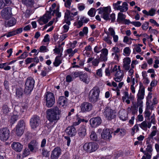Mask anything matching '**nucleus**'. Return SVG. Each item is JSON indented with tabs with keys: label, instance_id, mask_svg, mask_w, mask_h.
Wrapping results in <instances>:
<instances>
[{
	"label": "nucleus",
	"instance_id": "obj_49",
	"mask_svg": "<svg viewBox=\"0 0 159 159\" xmlns=\"http://www.w3.org/2000/svg\"><path fill=\"white\" fill-rule=\"evenodd\" d=\"M95 11V9L94 8H91L88 12V14L91 17L94 16L95 15L93 14V11Z\"/></svg>",
	"mask_w": 159,
	"mask_h": 159
},
{
	"label": "nucleus",
	"instance_id": "obj_17",
	"mask_svg": "<svg viewBox=\"0 0 159 159\" xmlns=\"http://www.w3.org/2000/svg\"><path fill=\"white\" fill-rule=\"evenodd\" d=\"M66 134L70 137L75 135L76 133L75 128L73 126H70L67 127L65 130Z\"/></svg>",
	"mask_w": 159,
	"mask_h": 159
},
{
	"label": "nucleus",
	"instance_id": "obj_4",
	"mask_svg": "<svg viewBox=\"0 0 159 159\" xmlns=\"http://www.w3.org/2000/svg\"><path fill=\"white\" fill-rule=\"evenodd\" d=\"M100 92V90L98 87H93L89 93L88 98L89 101L93 103L96 102L99 98Z\"/></svg>",
	"mask_w": 159,
	"mask_h": 159
},
{
	"label": "nucleus",
	"instance_id": "obj_16",
	"mask_svg": "<svg viewBox=\"0 0 159 159\" xmlns=\"http://www.w3.org/2000/svg\"><path fill=\"white\" fill-rule=\"evenodd\" d=\"M61 153V150L59 147L55 148L52 152L51 159H58Z\"/></svg>",
	"mask_w": 159,
	"mask_h": 159
},
{
	"label": "nucleus",
	"instance_id": "obj_25",
	"mask_svg": "<svg viewBox=\"0 0 159 159\" xmlns=\"http://www.w3.org/2000/svg\"><path fill=\"white\" fill-rule=\"evenodd\" d=\"M67 99L64 96L60 97L58 99V103L61 105L63 106L64 105L67 104Z\"/></svg>",
	"mask_w": 159,
	"mask_h": 159
},
{
	"label": "nucleus",
	"instance_id": "obj_15",
	"mask_svg": "<svg viewBox=\"0 0 159 159\" xmlns=\"http://www.w3.org/2000/svg\"><path fill=\"white\" fill-rule=\"evenodd\" d=\"M89 122L91 127H96L101 123L102 120L99 117H97L91 118Z\"/></svg>",
	"mask_w": 159,
	"mask_h": 159
},
{
	"label": "nucleus",
	"instance_id": "obj_1",
	"mask_svg": "<svg viewBox=\"0 0 159 159\" xmlns=\"http://www.w3.org/2000/svg\"><path fill=\"white\" fill-rule=\"evenodd\" d=\"M60 113L61 111L57 106L53 108L48 109L46 111L47 118L50 122H53L55 124L60 119Z\"/></svg>",
	"mask_w": 159,
	"mask_h": 159
},
{
	"label": "nucleus",
	"instance_id": "obj_40",
	"mask_svg": "<svg viewBox=\"0 0 159 159\" xmlns=\"http://www.w3.org/2000/svg\"><path fill=\"white\" fill-rule=\"evenodd\" d=\"M138 109V107L135 105H134L133 106L131 107L132 114L133 115H135L137 113Z\"/></svg>",
	"mask_w": 159,
	"mask_h": 159
},
{
	"label": "nucleus",
	"instance_id": "obj_6",
	"mask_svg": "<svg viewBox=\"0 0 159 159\" xmlns=\"http://www.w3.org/2000/svg\"><path fill=\"white\" fill-rule=\"evenodd\" d=\"M103 113L106 119L109 120L114 119L116 117L115 110L112 109L109 107H106L105 108Z\"/></svg>",
	"mask_w": 159,
	"mask_h": 159
},
{
	"label": "nucleus",
	"instance_id": "obj_51",
	"mask_svg": "<svg viewBox=\"0 0 159 159\" xmlns=\"http://www.w3.org/2000/svg\"><path fill=\"white\" fill-rule=\"evenodd\" d=\"M124 52L127 54V56H129L130 52V50L129 47H126L124 49Z\"/></svg>",
	"mask_w": 159,
	"mask_h": 159
},
{
	"label": "nucleus",
	"instance_id": "obj_46",
	"mask_svg": "<svg viewBox=\"0 0 159 159\" xmlns=\"http://www.w3.org/2000/svg\"><path fill=\"white\" fill-rule=\"evenodd\" d=\"M121 2V1H118L116 3H114L113 4L114 8L115 10H118V9L119 8V7L120 6L119 4Z\"/></svg>",
	"mask_w": 159,
	"mask_h": 159
},
{
	"label": "nucleus",
	"instance_id": "obj_5",
	"mask_svg": "<svg viewBox=\"0 0 159 159\" xmlns=\"http://www.w3.org/2000/svg\"><path fill=\"white\" fill-rule=\"evenodd\" d=\"M34 80L32 77H28L25 83V93L28 94L31 93L34 87Z\"/></svg>",
	"mask_w": 159,
	"mask_h": 159
},
{
	"label": "nucleus",
	"instance_id": "obj_35",
	"mask_svg": "<svg viewBox=\"0 0 159 159\" xmlns=\"http://www.w3.org/2000/svg\"><path fill=\"white\" fill-rule=\"evenodd\" d=\"M90 138L91 140L97 141L98 140V137L96 133L94 131H92L90 133Z\"/></svg>",
	"mask_w": 159,
	"mask_h": 159
},
{
	"label": "nucleus",
	"instance_id": "obj_19",
	"mask_svg": "<svg viewBox=\"0 0 159 159\" xmlns=\"http://www.w3.org/2000/svg\"><path fill=\"white\" fill-rule=\"evenodd\" d=\"M11 146L15 151L18 152H20L23 148V145L18 142H13Z\"/></svg>",
	"mask_w": 159,
	"mask_h": 159
},
{
	"label": "nucleus",
	"instance_id": "obj_18",
	"mask_svg": "<svg viewBox=\"0 0 159 159\" xmlns=\"http://www.w3.org/2000/svg\"><path fill=\"white\" fill-rule=\"evenodd\" d=\"M140 87L137 94V98L143 99L144 95V87L142 83H139Z\"/></svg>",
	"mask_w": 159,
	"mask_h": 159
},
{
	"label": "nucleus",
	"instance_id": "obj_21",
	"mask_svg": "<svg viewBox=\"0 0 159 159\" xmlns=\"http://www.w3.org/2000/svg\"><path fill=\"white\" fill-rule=\"evenodd\" d=\"M51 15L49 13L48 14L46 13L43 17L40 18L39 20L42 21L45 24H46L48 22L49 20L51 19Z\"/></svg>",
	"mask_w": 159,
	"mask_h": 159
},
{
	"label": "nucleus",
	"instance_id": "obj_38",
	"mask_svg": "<svg viewBox=\"0 0 159 159\" xmlns=\"http://www.w3.org/2000/svg\"><path fill=\"white\" fill-rule=\"evenodd\" d=\"M2 111L4 114L8 113L10 111L8 106L6 104H4L2 107Z\"/></svg>",
	"mask_w": 159,
	"mask_h": 159
},
{
	"label": "nucleus",
	"instance_id": "obj_62",
	"mask_svg": "<svg viewBox=\"0 0 159 159\" xmlns=\"http://www.w3.org/2000/svg\"><path fill=\"white\" fill-rule=\"evenodd\" d=\"M82 72H75L72 73V74L73 75L75 78H76L78 77H80V75H81Z\"/></svg>",
	"mask_w": 159,
	"mask_h": 159
},
{
	"label": "nucleus",
	"instance_id": "obj_27",
	"mask_svg": "<svg viewBox=\"0 0 159 159\" xmlns=\"http://www.w3.org/2000/svg\"><path fill=\"white\" fill-rule=\"evenodd\" d=\"M76 116V121L74 122L71 126H73V127H74L75 126L78 125L81 122L84 121L86 123L88 122V120H85L83 118H80L79 117L78 115H77Z\"/></svg>",
	"mask_w": 159,
	"mask_h": 159
},
{
	"label": "nucleus",
	"instance_id": "obj_34",
	"mask_svg": "<svg viewBox=\"0 0 159 159\" xmlns=\"http://www.w3.org/2000/svg\"><path fill=\"white\" fill-rule=\"evenodd\" d=\"M25 123L23 120H20L18 123L16 127L24 129L25 127Z\"/></svg>",
	"mask_w": 159,
	"mask_h": 159
},
{
	"label": "nucleus",
	"instance_id": "obj_50",
	"mask_svg": "<svg viewBox=\"0 0 159 159\" xmlns=\"http://www.w3.org/2000/svg\"><path fill=\"white\" fill-rule=\"evenodd\" d=\"M72 1V0H67L65 3V6L66 7L70 8Z\"/></svg>",
	"mask_w": 159,
	"mask_h": 159
},
{
	"label": "nucleus",
	"instance_id": "obj_13",
	"mask_svg": "<svg viewBox=\"0 0 159 159\" xmlns=\"http://www.w3.org/2000/svg\"><path fill=\"white\" fill-rule=\"evenodd\" d=\"M12 14L11 8L7 7L4 8L1 11V15L2 17L6 19H8Z\"/></svg>",
	"mask_w": 159,
	"mask_h": 159
},
{
	"label": "nucleus",
	"instance_id": "obj_61",
	"mask_svg": "<svg viewBox=\"0 0 159 159\" xmlns=\"http://www.w3.org/2000/svg\"><path fill=\"white\" fill-rule=\"evenodd\" d=\"M15 30H13L12 31L9 32L6 35L7 37H9L16 34Z\"/></svg>",
	"mask_w": 159,
	"mask_h": 159
},
{
	"label": "nucleus",
	"instance_id": "obj_58",
	"mask_svg": "<svg viewBox=\"0 0 159 159\" xmlns=\"http://www.w3.org/2000/svg\"><path fill=\"white\" fill-rule=\"evenodd\" d=\"M124 96L122 97V99L123 101L124 102L125 100L127 98L128 99L129 98V93L128 92H125L124 93Z\"/></svg>",
	"mask_w": 159,
	"mask_h": 159
},
{
	"label": "nucleus",
	"instance_id": "obj_56",
	"mask_svg": "<svg viewBox=\"0 0 159 159\" xmlns=\"http://www.w3.org/2000/svg\"><path fill=\"white\" fill-rule=\"evenodd\" d=\"M80 20L83 23H87L89 20V18H87L84 16L81 17L80 18Z\"/></svg>",
	"mask_w": 159,
	"mask_h": 159
},
{
	"label": "nucleus",
	"instance_id": "obj_47",
	"mask_svg": "<svg viewBox=\"0 0 159 159\" xmlns=\"http://www.w3.org/2000/svg\"><path fill=\"white\" fill-rule=\"evenodd\" d=\"M139 125L142 129H144V128L147 127V122L146 121H143Z\"/></svg>",
	"mask_w": 159,
	"mask_h": 159
},
{
	"label": "nucleus",
	"instance_id": "obj_36",
	"mask_svg": "<svg viewBox=\"0 0 159 159\" xmlns=\"http://www.w3.org/2000/svg\"><path fill=\"white\" fill-rule=\"evenodd\" d=\"M15 133L18 136H21L24 133V129L16 127Z\"/></svg>",
	"mask_w": 159,
	"mask_h": 159
},
{
	"label": "nucleus",
	"instance_id": "obj_10",
	"mask_svg": "<svg viewBox=\"0 0 159 159\" xmlns=\"http://www.w3.org/2000/svg\"><path fill=\"white\" fill-rule=\"evenodd\" d=\"M10 131L7 128H3L0 129V139L3 141L7 140L10 137Z\"/></svg>",
	"mask_w": 159,
	"mask_h": 159
},
{
	"label": "nucleus",
	"instance_id": "obj_64",
	"mask_svg": "<svg viewBox=\"0 0 159 159\" xmlns=\"http://www.w3.org/2000/svg\"><path fill=\"white\" fill-rule=\"evenodd\" d=\"M157 133V131L156 130L153 131L151 134L149 135V136L148 137V139H152L153 137L155 136Z\"/></svg>",
	"mask_w": 159,
	"mask_h": 159
},
{
	"label": "nucleus",
	"instance_id": "obj_28",
	"mask_svg": "<svg viewBox=\"0 0 159 159\" xmlns=\"http://www.w3.org/2000/svg\"><path fill=\"white\" fill-rule=\"evenodd\" d=\"M128 4L125 2L123 3L122 6H120L119 8L118 9V10H120L121 12H125L128 10Z\"/></svg>",
	"mask_w": 159,
	"mask_h": 159
},
{
	"label": "nucleus",
	"instance_id": "obj_53",
	"mask_svg": "<svg viewBox=\"0 0 159 159\" xmlns=\"http://www.w3.org/2000/svg\"><path fill=\"white\" fill-rule=\"evenodd\" d=\"M99 59H95L92 61V64L93 65L95 66H97L99 62Z\"/></svg>",
	"mask_w": 159,
	"mask_h": 159
},
{
	"label": "nucleus",
	"instance_id": "obj_14",
	"mask_svg": "<svg viewBox=\"0 0 159 159\" xmlns=\"http://www.w3.org/2000/svg\"><path fill=\"white\" fill-rule=\"evenodd\" d=\"M28 147L30 151L36 152L39 149L38 143L35 140L31 141L28 144Z\"/></svg>",
	"mask_w": 159,
	"mask_h": 159
},
{
	"label": "nucleus",
	"instance_id": "obj_11",
	"mask_svg": "<svg viewBox=\"0 0 159 159\" xmlns=\"http://www.w3.org/2000/svg\"><path fill=\"white\" fill-rule=\"evenodd\" d=\"M113 133L112 129H103L101 133L102 138L104 140H109L112 137L111 134Z\"/></svg>",
	"mask_w": 159,
	"mask_h": 159
},
{
	"label": "nucleus",
	"instance_id": "obj_29",
	"mask_svg": "<svg viewBox=\"0 0 159 159\" xmlns=\"http://www.w3.org/2000/svg\"><path fill=\"white\" fill-rule=\"evenodd\" d=\"M86 130L84 126H83L81 127L79 129L78 133L79 135L81 138L84 137L86 134Z\"/></svg>",
	"mask_w": 159,
	"mask_h": 159
},
{
	"label": "nucleus",
	"instance_id": "obj_48",
	"mask_svg": "<svg viewBox=\"0 0 159 159\" xmlns=\"http://www.w3.org/2000/svg\"><path fill=\"white\" fill-rule=\"evenodd\" d=\"M99 60L100 61H105L107 60V56L101 54L100 55V57L99 58Z\"/></svg>",
	"mask_w": 159,
	"mask_h": 159
},
{
	"label": "nucleus",
	"instance_id": "obj_41",
	"mask_svg": "<svg viewBox=\"0 0 159 159\" xmlns=\"http://www.w3.org/2000/svg\"><path fill=\"white\" fill-rule=\"evenodd\" d=\"M42 154L43 156L46 157H48L49 156V152L47 150L44 148H43L42 150Z\"/></svg>",
	"mask_w": 159,
	"mask_h": 159
},
{
	"label": "nucleus",
	"instance_id": "obj_52",
	"mask_svg": "<svg viewBox=\"0 0 159 159\" xmlns=\"http://www.w3.org/2000/svg\"><path fill=\"white\" fill-rule=\"evenodd\" d=\"M78 7L80 11H81L85 8V6L83 3H80L78 5Z\"/></svg>",
	"mask_w": 159,
	"mask_h": 159
},
{
	"label": "nucleus",
	"instance_id": "obj_31",
	"mask_svg": "<svg viewBox=\"0 0 159 159\" xmlns=\"http://www.w3.org/2000/svg\"><path fill=\"white\" fill-rule=\"evenodd\" d=\"M126 18V16L121 12H119L118 14L117 21L119 23H122Z\"/></svg>",
	"mask_w": 159,
	"mask_h": 159
},
{
	"label": "nucleus",
	"instance_id": "obj_12",
	"mask_svg": "<svg viewBox=\"0 0 159 159\" xmlns=\"http://www.w3.org/2000/svg\"><path fill=\"white\" fill-rule=\"evenodd\" d=\"M80 108L82 112H89L92 110L93 105L91 103L89 102H84L81 104Z\"/></svg>",
	"mask_w": 159,
	"mask_h": 159
},
{
	"label": "nucleus",
	"instance_id": "obj_3",
	"mask_svg": "<svg viewBox=\"0 0 159 159\" xmlns=\"http://www.w3.org/2000/svg\"><path fill=\"white\" fill-rule=\"evenodd\" d=\"M78 13V11H76L73 13L68 10H66L65 13L64 22L67 25H65L63 26L65 33L68 31L69 28V25L70 24V21L73 20L74 16L77 15Z\"/></svg>",
	"mask_w": 159,
	"mask_h": 159
},
{
	"label": "nucleus",
	"instance_id": "obj_33",
	"mask_svg": "<svg viewBox=\"0 0 159 159\" xmlns=\"http://www.w3.org/2000/svg\"><path fill=\"white\" fill-rule=\"evenodd\" d=\"M15 110L18 112H23L26 110V107L22 106L20 107L18 106H16L15 107Z\"/></svg>",
	"mask_w": 159,
	"mask_h": 159
},
{
	"label": "nucleus",
	"instance_id": "obj_45",
	"mask_svg": "<svg viewBox=\"0 0 159 159\" xmlns=\"http://www.w3.org/2000/svg\"><path fill=\"white\" fill-rule=\"evenodd\" d=\"M30 154V152L28 149L25 148L24 150L23 153V157H25L29 155Z\"/></svg>",
	"mask_w": 159,
	"mask_h": 159
},
{
	"label": "nucleus",
	"instance_id": "obj_22",
	"mask_svg": "<svg viewBox=\"0 0 159 159\" xmlns=\"http://www.w3.org/2000/svg\"><path fill=\"white\" fill-rule=\"evenodd\" d=\"M114 135H119L120 136H123L126 134V131L124 129H120L118 128L116 130L113 131Z\"/></svg>",
	"mask_w": 159,
	"mask_h": 159
},
{
	"label": "nucleus",
	"instance_id": "obj_42",
	"mask_svg": "<svg viewBox=\"0 0 159 159\" xmlns=\"http://www.w3.org/2000/svg\"><path fill=\"white\" fill-rule=\"evenodd\" d=\"M146 143L148 144L147 146V147L146 148V151L149 152H151L152 151V144H149V142L147 141L146 142Z\"/></svg>",
	"mask_w": 159,
	"mask_h": 159
},
{
	"label": "nucleus",
	"instance_id": "obj_30",
	"mask_svg": "<svg viewBox=\"0 0 159 159\" xmlns=\"http://www.w3.org/2000/svg\"><path fill=\"white\" fill-rule=\"evenodd\" d=\"M119 117L122 120H125L128 118V114L125 111L119 112Z\"/></svg>",
	"mask_w": 159,
	"mask_h": 159
},
{
	"label": "nucleus",
	"instance_id": "obj_39",
	"mask_svg": "<svg viewBox=\"0 0 159 159\" xmlns=\"http://www.w3.org/2000/svg\"><path fill=\"white\" fill-rule=\"evenodd\" d=\"M23 94V90L21 89H16V95L18 98H20L22 96Z\"/></svg>",
	"mask_w": 159,
	"mask_h": 159
},
{
	"label": "nucleus",
	"instance_id": "obj_57",
	"mask_svg": "<svg viewBox=\"0 0 159 159\" xmlns=\"http://www.w3.org/2000/svg\"><path fill=\"white\" fill-rule=\"evenodd\" d=\"M145 117H148V119H149V117L151 113L148 110L147 108H146L145 111Z\"/></svg>",
	"mask_w": 159,
	"mask_h": 159
},
{
	"label": "nucleus",
	"instance_id": "obj_24",
	"mask_svg": "<svg viewBox=\"0 0 159 159\" xmlns=\"http://www.w3.org/2000/svg\"><path fill=\"white\" fill-rule=\"evenodd\" d=\"M62 55V53H61L60 56H57L55 59L54 61L53 64L55 66H58L62 62V59L61 58V57Z\"/></svg>",
	"mask_w": 159,
	"mask_h": 159
},
{
	"label": "nucleus",
	"instance_id": "obj_55",
	"mask_svg": "<svg viewBox=\"0 0 159 159\" xmlns=\"http://www.w3.org/2000/svg\"><path fill=\"white\" fill-rule=\"evenodd\" d=\"M142 99H137V102L136 106L138 107H143V101L142 100Z\"/></svg>",
	"mask_w": 159,
	"mask_h": 159
},
{
	"label": "nucleus",
	"instance_id": "obj_32",
	"mask_svg": "<svg viewBox=\"0 0 159 159\" xmlns=\"http://www.w3.org/2000/svg\"><path fill=\"white\" fill-rule=\"evenodd\" d=\"M16 22V20L15 18H12L9 21L5 22V26L6 27H11L14 25Z\"/></svg>",
	"mask_w": 159,
	"mask_h": 159
},
{
	"label": "nucleus",
	"instance_id": "obj_26",
	"mask_svg": "<svg viewBox=\"0 0 159 159\" xmlns=\"http://www.w3.org/2000/svg\"><path fill=\"white\" fill-rule=\"evenodd\" d=\"M22 2L27 7H32L35 2L34 0H22Z\"/></svg>",
	"mask_w": 159,
	"mask_h": 159
},
{
	"label": "nucleus",
	"instance_id": "obj_44",
	"mask_svg": "<svg viewBox=\"0 0 159 159\" xmlns=\"http://www.w3.org/2000/svg\"><path fill=\"white\" fill-rule=\"evenodd\" d=\"M156 10L153 8H151L148 12V16H153L156 13Z\"/></svg>",
	"mask_w": 159,
	"mask_h": 159
},
{
	"label": "nucleus",
	"instance_id": "obj_7",
	"mask_svg": "<svg viewBox=\"0 0 159 159\" xmlns=\"http://www.w3.org/2000/svg\"><path fill=\"white\" fill-rule=\"evenodd\" d=\"M46 105L47 107H50L54 104L55 99L53 94L50 92H47L45 95Z\"/></svg>",
	"mask_w": 159,
	"mask_h": 159
},
{
	"label": "nucleus",
	"instance_id": "obj_43",
	"mask_svg": "<svg viewBox=\"0 0 159 159\" xmlns=\"http://www.w3.org/2000/svg\"><path fill=\"white\" fill-rule=\"evenodd\" d=\"M124 76V74L122 73L121 76H115L116 77L114 78L115 81L117 82H119L120 81L122 80Z\"/></svg>",
	"mask_w": 159,
	"mask_h": 159
},
{
	"label": "nucleus",
	"instance_id": "obj_54",
	"mask_svg": "<svg viewBox=\"0 0 159 159\" xmlns=\"http://www.w3.org/2000/svg\"><path fill=\"white\" fill-rule=\"evenodd\" d=\"M149 23L146 22L142 25V28L144 30H146L148 27Z\"/></svg>",
	"mask_w": 159,
	"mask_h": 159
},
{
	"label": "nucleus",
	"instance_id": "obj_8",
	"mask_svg": "<svg viewBox=\"0 0 159 159\" xmlns=\"http://www.w3.org/2000/svg\"><path fill=\"white\" fill-rule=\"evenodd\" d=\"M83 148L86 152L90 153L96 150L98 148V145L96 143L90 142L85 143Z\"/></svg>",
	"mask_w": 159,
	"mask_h": 159
},
{
	"label": "nucleus",
	"instance_id": "obj_60",
	"mask_svg": "<svg viewBox=\"0 0 159 159\" xmlns=\"http://www.w3.org/2000/svg\"><path fill=\"white\" fill-rule=\"evenodd\" d=\"M131 24L136 27H139L141 25V23L139 21H133L131 22Z\"/></svg>",
	"mask_w": 159,
	"mask_h": 159
},
{
	"label": "nucleus",
	"instance_id": "obj_23",
	"mask_svg": "<svg viewBox=\"0 0 159 159\" xmlns=\"http://www.w3.org/2000/svg\"><path fill=\"white\" fill-rule=\"evenodd\" d=\"M80 80L86 84H88L89 81V79L87 74H81L80 75Z\"/></svg>",
	"mask_w": 159,
	"mask_h": 159
},
{
	"label": "nucleus",
	"instance_id": "obj_37",
	"mask_svg": "<svg viewBox=\"0 0 159 159\" xmlns=\"http://www.w3.org/2000/svg\"><path fill=\"white\" fill-rule=\"evenodd\" d=\"M88 31V28L87 27H84L83 28L82 31L80 32L79 35L81 36H83L84 34L87 35V34Z\"/></svg>",
	"mask_w": 159,
	"mask_h": 159
},
{
	"label": "nucleus",
	"instance_id": "obj_63",
	"mask_svg": "<svg viewBox=\"0 0 159 159\" xmlns=\"http://www.w3.org/2000/svg\"><path fill=\"white\" fill-rule=\"evenodd\" d=\"M109 39V37L108 35H107V37H104L103 40L108 44H110L111 43V41Z\"/></svg>",
	"mask_w": 159,
	"mask_h": 159
},
{
	"label": "nucleus",
	"instance_id": "obj_20",
	"mask_svg": "<svg viewBox=\"0 0 159 159\" xmlns=\"http://www.w3.org/2000/svg\"><path fill=\"white\" fill-rule=\"evenodd\" d=\"M130 62L131 60L129 57H125L123 59V67L125 70L127 71L129 70Z\"/></svg>",
	"mask_w": 159,
	"mask_h": 159
},
{
	"label": "nucleus",
	"instance_id": "obj_2",
	"mask_svg": "<svg viewBox=\"0 0 159 159\" xmlns=\"http://www.w3.org/2000/svg\"><path fill=\"white\" fill-rule=\"evenodd\" d=\"M99 14H102L101 17L103 18L106 20H111L112 22H114L115 20V15L113 13L109 16V15L111 11V8L110 7H101L98 9Z\"/></svg>",
	"mask_w": 159,
	"mask_h": 159
},
{
	"label": "nucleus",
	"instance_id": "obj_59",
	"mask_svg": "<svg viewBox=\"0 0 159 159\" xmlns=\"http://www.w3.org/2000/svg\"><path fill=\"white\" fill-rule=\"evenodd\" d=\"M18 116H12L11 119V122L13 124L15 121L17 120L18 119Z\"/></svg>",
	"mask_w": 159,
	"mask_h": 159
},
{
	"label": "nucleus",
	"instance_id": "obj_9",
	"mask_svg": "<svg viewBox=\"0 0 159 159\" xmlns=\"http://www.w3.org/2000/svg\"><path fill=\"white\" fill-rule=\"evenodd\" d=\"M30 123L31 128L35 129L41 124V120L38 116L34 115L30 119Z\"/></svg>",
	"mask_w": 159,
	"mask_h": 159
}]
</instances>
